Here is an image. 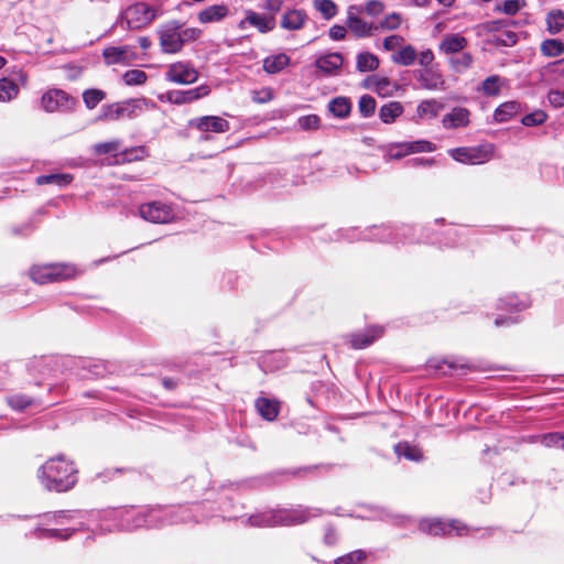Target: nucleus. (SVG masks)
Listing matches in <instances>:
<instances>
[{"label":"nucleus","mask_w":564,"mask_h":564,"mask_svg":"<svg viewBox=\"0 0 564 564\" xmlns=\"http://www.w3.org/2000/svg\"><path fill=\"white\" fill-rule=\"evenodd\" d=\"M416 228L410 225H401L399 227L391 226H372L366 229L348 228L340 229L337 235L338 240H347L349 242L358 240L390 242L394 245H404L408 242H420L422 239L415 237Z\"/></svg>","instance_id":"1"},{"label":"nucleus","mask_w":564,"mask_h":564,"mask_svg":"<svg viewBox=\"0 0 564 564\" xmlns=\"http://www.w3.org/2000/svg\"><path fill=\"white\" fill-rule=\"evenodd\" d=\"M321 514L318 509L304 508L297 506L291 509H272L261 512H257L249 517H242L241 521L243 524H248L254 528H271L276 525H297L305 523L312 518H316Z\"/></svg>","instance_id":"2"},{"label":"nucleus","mask_w":564,"mask_h":564,"mask_svg":"<svg viewBox=\"0 0 564 564\" xmlns=\"http://www.w3.org/2000/svg\"><path fill=\"white\" fill-rule=\"evenodd\" d=\"M42 485L50 491L65 492L77 482V470L64 456L48 459L39 470Z\"/></svg>","instance_id":"3"},{"label":"nucleus","mask_w":564,"mask_h":564,"mask_svg":"<svg viewBox=\"0 0 564 564\" xmlns=\"http://www.w3.org/2000/svg\"><path fill=\"white\" fill-rule=\"evenodd\" d=\"M200 505H194L192 507L186 506H172V507H151L143 508L145 516L147 528H162L170 524H176L181 522H199L200 517L198 511Z\"/></svg>","instance_id":"4"},{"label":"nucleus","mask_w":564,"mask_h":564,"mask_svg":"<svg viewBox=\"0 0 564 564\" xmlns=\"http://www.w3.org/2000/svg\"><path fill=\"white\" fill-rule=\"evenodd\" d=\"M79 516V512L76 511H58L54 513L52 518L54 519L55 524L59 525V528L45 529L37 527L35 528L33 535L39 539L66 540L75 531L80 529L83 522L75 521Z\"/></svg>","instance_id":"5"},{"label":"nucleus","mask_w":564,"mask_h":564,"mask_svg":"<svg viewBox=\"0 0 564 564\" xmlns=\"http://www.w3.org/2000/svg\"><path fill=\"white\" fill-rule=\"evenodd\" d=\"M36 367L48 368L52 366H61L75 371V375L83 379L104 376L105 368L98 362H91L86 359L75 358H41L35 360Z\"/></svg>","instance_id":"6"},{"label":"nucleus","mask_w":564,"mask_h":564,"mask_svg":"<svg viewBox=\"0 0 564 564\" xmlns=\"http://www.w3.org/2000/svg\"><path fill=\"white\" fill-rule=\"evenodd\" d=\"M30 278L37 284L64 281L76 275V268L68 263L35 264L30 268Z\"/></svg>","instance_id":"7"},{"label":"nucleus","mask_w":564,"mask_h":564,"mask_svg":"<svg viewBox=\"0 0 564 564\" xmlns=\"http://www.w3.org/2000/svg\"><path fill=\"white\" fill-rule=\"evenodd\" d=\"M154 19L155 11L151 6L137 2L120 13L117 23L127 30H139L149 25Z\"/></svg>","instance_id":"8"},{"label":"nucleus","mask_w":564,"mask_h":564,"mask_svg":"<svg viewBox=\"0 0 564 564\" xmlns=\"http://www.w3.org/2000/svg\"><path fill=\"white\" fill-rule=\"evenodd\" d=\"M142 111L141 100L129 99L124 101L104 105L98 120L116 121L123 118H134Z\"/></svg>","instance_id":"9"},{"label":"nucleus","mask_w":564,"mask_h":564,"mask_svg":"<svg viewBox=\"0 0 564 564\" xmlns=\"http://www.w3.org/2000/svg\"><path fill=\"white\" fill-rule=\"evenodd\" d=\"M422 532L430 535H466L469 533V528L457 520L442 521L440 519H422L419 523Z\"/></svg>","instance_id":"10"},{"label":"nucleus","mask_w":564,"mask_h":564,"mask_svg":"<svg viewBox=\"0 0 564 564\" xmlns=\"http://www.w3.org/2000/svg\"><path fill=\"white\" fill-rule=\"evenodd\" d=\"M449 155L457 162L464 164H482L492 156L491 145L460 147L451 149Z\"/></svg>","instance_id":"11"},{"label":"nucleus","mask_w":564,"mask_h":564,"mask_svg":"<svg viewBox=\"0 0 564 564\" xmlns=\"http://www.w3.org/2000/svg\"><path fill=\"white\" fill-rule=\"evenodd\" d=\"M139 215L153 224H167L175 218V210L171 204L154 200L140 205Z\"/></svg>","instance_id":"12"},{"label":"nucleus","mask_w":564,"mask_h":564,"mask_svg":"<svg viewBox=\"0 0 564 564\" xmlns=\"http://www.w3.org/2000/svg\"><path fill=\"white\" fill-rule=\"evenodd\" d=\"M41 105L46 112H66L75 107L76 99L62 89H51L42 96Z\"/></svg>","instance_id":"13"},{"label":"nucleus","mask_w":564,"mask_h":564,"mask_svg":"<svg viewBox=\"0 0 564 564\" xmlns=\"http://www.w3.org/2000/svg\"><path fill=\"white\" fill-rule=\"evenodd\" d=\"M209 94L210 87L204 84L198 87L186 90H169L165 94L161 95L159 99L164 102L181 106L194 102L200 98L208 96Z\"/></svg>","instance_id":"14"},{"label":"nucleus","mask_w":564,"mask_h":564,"mask_svg":"<svg viewBox=\"0 0 564 564\" xmlns=\"http://www.w3.org/2000/svg\"><path fill=\"white\" fill-rule=\"evenodd\" d=\"M189 127L204 133L199 140L208 141V132L225 133L230 129L229 122L219 116H202L189 120Z\"/></svg>","instance_id":"15"},{"label":"nucleus","mask_w":564,"mask_h":564,"mask_svg":"<svg viewBox=\"0 0 564 564\" xmlns=\"http://www.w3.org/2000/svg\"><path fill=\"white\" fill-rule=\"evenodd\" d=\"M159 34L160 45L164 53L175 54L183 48L178 21H171L164 24Z\"/></svg>","instance_id":"16"},{"label":"nucleus","mask_w":564,"mask_h":564,"mask_svg":"<svg viewBox=\"0 0 564 564\" xmlns=\"http://www.w3.org/2000/svg\"><path fill=\"white\" fill-rule=\"evenodd\" d=\"M435 150V144L426 140L408 141L391 145L388 156L392 160H399L411 153L433 152Z\"/></svg>","instance_id":"17"},{"label":"nucleus","mask_w":564,"mask_h":564,"mask_svg":"<svg viewBox=\"0 0 564 564\" xmlns=\"http://www.w3.org/2000/svg\"><path fill=\"white\" fill-rule=\"evenodd\" d=\"M115 519L118 520V528L120 530L133 531L145 525V513L143 508H128L113 513Z\"/></svg>","instance_id":"18"},{"label":"nucleus","mask_w":564,"mask_h":564,"mask_svg":"<svg viewBox=\"0 0 564 564\" xmlns=\"http://www.w3.org/2000/svg\"><path fill=\"white\" fill-rule=\"evenodd\" d=\"M165 78L171 83L188 85L198 79V72L188 63L177 62L169 66Z\"/></svg>","instance_id":"19"},{"label":"nucleus","mask_w":564,"mask_h":564,"mask_svg":"<svg viewBox=\"0 0 564 564\" xmlns=\"http://www.w3.org/2000/svg\"><path fill=\"white\" fill-rule=\"evenodd\" d=\"M361 10L362 9L359 6H349L347 9L346 24L355 36L367 37L370 36L373 30H377L378 28L375 26L373 23H368L358 17V13H360Z\"/></svg>","instance_id":"20"},{"label":"nucleus","mask_w":564,"mask_h":564,"mask_svg":"<svg viewBox=\"0 0 564 564\" xmlns=\"http://www.w3.org/2000/svg\"><path fill=\"white\" fill-rule=\"evenodd\" d=\"M275 18L265 15L253 10H247L246 17L238 23L240 30H246L248 25L256 28L260 33H268L275 28Z\"/></svg>","instance_id":"21"},{"label":"nucleus","mask_w":564,"mask_h":564,"mask_svg":"<svg viewBox=\"0 0 564 564\" xmlns=\"http://www.w3.org/2000/svg\"><path fill=\"white\" fill-rule=\"evenodd\" d=\"M310 18L304 9L289 8L284 11L280 19V26L286 31L302 30Z\"/></svg>","instance_id":"22"},{"label":"nucleus","mask_w":564,"mask_h":564,"mask_svg":"<svg viewBox=\"0 0 564 564\" xmlns=\"http://www.w3.org/2000/svg\"><path fill=\"white\" fill-rule=\"evenodd\" d=\"M107 64H129L137 58V53L128 45L109 46L102 52Z\"/></svg>","instance_id":"23"},{"label":"nucleus","mask_w":564,"mask_h":564,"mask_svg":"<svg viewBox=\"0 0 564 564\" xmlns=\"http://www.w3.org/2000/svg\"><path fill=\"white\" fill-rule=\"evenodd\" d=\"M470 122V111L464 107H454L451 112L446 113L442 119L445 129L465 128Z\"/></svg>","instance_id":"24"},{"label":"nucleus","mask_w":564,"mask_h":564,"mask_svg":"<svg viewBox=\"0 0 564 564\" xmlns=\"http://www.w3.org/2000/svg\"><path fill=\"white\" fill-rule=\"evenodd\" d=\"M383 328L380 326H371L362 332L349 335L351 347L362 349L371 345L376 339L381 337Z\"/></svg>","instance_id":"25"},{"label":"nucleus","mask_w":564,"mask_h":564,"mask_svg":"<svg viewBox=\"0 0 564 564\" xmlns=\"http://www.w3.org/2000/svg\"><path fill=\"white\" fill-rule=\"evenodd\" d=\"M416 79L422 88L426 90L444 89V79L440 72L433 68H423L416 73Z\"/></svg>","instance_id":"26"},{"label":"nucleus","mask_w":564,"mask_h":564,"mask_svg":"<svg viewBox=\"0 0 564 564\" xmlns=\"http://www.w3.org/2000/svg\"><path fill=\"white\" fill-rule=\"evenodd\" d=\"M229 14L228 6L221 4H213L204 10L199 11L197 14V19L200 23H214L223 21Z\"/></svg>","instance_id":"27"},{"label":"nucleus","mask_w":564,"mask_h":564,"mask_svg":"<svg viewBox=\"0 0 564 564\" xmlns=\"http://www.w3.org/2000/svg\"><path fill=\"white\" fill-rule=\"evenodd\" d=\"M523 111V106L518 100H510L499 105L495 112L494 119L497 122H507L518 113Z\"/></svg>","instance_id":"28"},{"label":"nucleus","mask_w":564,"mask_h":564,"mask_svg":"<svg viewBox=\"0 0 564 564\" xmlns=\"http://www.w3.org/2000/svg\"><path fill=\"white\" fill-rule=\"evenodd\" d=\"M468 44L465 36L458 33L446 34L440 43V51L445 54H455L463 51Z\"/></svg>","instance_id":"29"},{"label":"nucleus","mask_w":564,"mask_h":564,"mask_svg":"<svg viewBox=\"0 0 564 564\" xmlns=\"http://www.w3.org/2000/svg\"><path fill=\"white\" fill-rule=\"evenodd\" d=\"M254 404L258 413L267 421H273L279 415L280 403L276 400L259 397Z\"/></svg>","instance_id":"30"},{"label":"nucleus","mask_w":564,"mask_h":564,"mask_svg":"<svg viewBox=\"0 0 564 564\" xmlns=\"http://www.w3.org/2000/svg\"><path fill=\"white\" fill-rule=\"evenodd\" d=\"M148 156V151L144 147H133L130 149H124L120 151V153H116L113 155V161L111 164H122V163H131L134 161H141Z\"/></svg>","instance_id":"31"},{"label":"nucleus","mask_w":564,"mask_h":564,"mask_svg":"<svg viewBox=\"0 0 564 564\" xmlns=\"http://www.w3.org/2000/svg\"><path fill=\"white\" fill-rule=\"evenodd\" d=\"M291 58L285 53L273 54L263 59V70L268 74L282 72L290 65Z\"/></svg>","instance_id":"32"},{"label":"nucleus","mask_w":564,"mask_h":564,"mask_svg":"<svg viewBox=\"0 0 564 564\" xmlns=\"http://www.w3.org/2000/svg\"><path fill=\"white\" fill-rule=\"evenodd\" d=\"M343 62L344 59L341 54L329 53L318 57L315 62V65L321 72L325 74H332L341 67Z\"/></svg>","instance_id":"33"},{"label":"nucleus","mask_w":564,"mask_h":564,"mask_svg":"<svg viewBox=\"0 0 564 564\" xmlns=\"http://www.w3.org/2000/svg\"><path fill=\"white\" fill-rule=\"evenodd\" d=\"M404 111L400 101H390L379 109V118L383 123L390 124L397 120Z\"/></svg>","instance_id":"34"},{"label":"nucleus","mask_w":564,"mask_h":564,"mask_svg":"<svg viewBox=\"0 0 564 564\" xmlns=\"http://www.w3.org/2000/svg\"><path fill=\"white\" fill-rule=\"evenodd\" d=\"M73 181V175L69 173H53L44 174L36 177L37 185H55L57 187H66Z\"/></svg>","instance_id":"35"},{"label":"nucleus","mask_w":564,"mask_h":564,"mask_svg":"<svg viewBox=\"0 0 564 564\" xmlns=\"http://www.w3.org/2000/svg\"><path fill=\"white\" fill-rule=\"evenodd\" d=\"M394 452L399 457H404L408 460L420 462L423 459V453L416 445L409 442H400L394 446Z\"/></svg>","instance_id":"36"},{"label":"nucleus","mask_w":564,"mask_h":564,"mask_svg":"<svg viewBox=\"0 0 564 564\" xmlns=\"http://www.w3.org/2000/svg\"><path fill=\"white\" fill-rule=\"evenodd\" d=\"M442 108V104L435 99L423 100L416 108V117L420 120L436 118Z\"/></svg>","instance_id":"37"},{"label":"nucleus","mask_w":564,"mask_h":564,"mask_svg":"<svg viewBox=\"0 0 564 564\" xmlns=\"http://www.w3.org/2000/svg\"><path fill=\"white\" fill-rule=\"evenodd\" d=\"M508 80L499 75L488 76L482 83L480 90L486 96H498Z\"/></svg>","instance_id":"38"},{"label":"nucleus","mask_w":564,"mask_h":564,"mask_svg":"<svg viewBox=\"0 0 564 564\" xmlns=\"http://www.w3.org/2000/svg\"><path fill=\"white\" fill-rule=\"evenodd\" d=\"M313 9L326 21H330L338 14V6L333 0H313Z\"/></svg>","instance_id":"39"},{"label":"nucleus","mask_w":564,"mask_h":564,"mask_svg":"<svg viewBox=\"0 0 564 564\" xmlns=\"http://www.w3.org/2000/svg\"><path fill=\"white\" fill-rule=\"evenodd\" d=\"M529 306L528 299H519L516 294L499 300L498 308L507 312H520Z\"/></svg>","instance_id":"40"},{"label":"nucleus","mask_w":564,"mask_h":564,"mask_svg":"<svg viewBox=\"0 0 564 564\" xmlns=\"http://www.w3.org/2000/svg\"><path fill=\"white\" fill-rule=\"evenodd\" d=\"M417 58L416 50L412 45L402 46L399 51L392 54L391 59L393 63L402 66H411Z\"/></svg>","instance_id":"41"},{"label":"nucleus","mask_w":564,"mask_h":564,"mask_svg":"<svg viewBox=\"0 0 564 564\" xmlns=\"http://www.w3.org/2000/svg\"><path fill=\"white\" fill-rule=\"evenodd\" d=\"M351 104L346 97H336L328 104V110L337 118H346L350 113Z\"/></svg>","instance_id":"42"},{"label":"nucleus","mask_w":564,"mask_h":564,"mask_svg":"<svg viewBox=\"0 0 564 564\" xmlns=\"http://www.w3.org/2000/svg\"><path fill=\"white\" fill-rule=\"evenodd\" d=\"M379 66V58L369 52L359 53L357 55L356 67L360 73L372 72Z\"/></svg>","instance_id":"43"},{"label":"nucleus","mask_w":564,"mask_h":564,"mask_svg":"<svg viewBox=\"0 0 564 564\" xmlns=\"http://www.w3.org/2000/svg\"><path fill=\"white\" fill-rule=\"evenodd\" d=\"M541 53L547 57H557L564 53V43L558 39H547L541 43Z\"/></svg>","instance_id":"44"},{"label":"nucleus","mask_w":564,"mask_h":564,"mask_svg":"<svg viewBox=\"0 0 564 564\" xmlns=\"http://www.w3.org/2000/svg\"><path fill=\"white\" fill-rule=\"evenodd\" d=\"M19 94V86L9 78L0 79V101L7 102L14 99Z\"/></svg>","instance_id":"45"},{"label":"nucleus","mask_w":564,"mask_h":564,"mask_svg":"<svg viewBox=\"0 0 564 564\" xmlns=\"http://www.w3.org/2000/svg\"><path fill=\"white\" fill-rule=\"evenodd\" d=\"M547 31L550 34H557L564 29V12L552 10L546 17Z\"/></svg>","instance_id":"46"},{"label":"nucleus","mask_w":564,"mask_h":564,"mask_svg":"<svg viewBox=\"0 0 564 564\" xmlns=\"http://www.w3.org/2000/svg\"><path fill=\"white\" fill-rule=\"evenodd\" d=\"M541 444L547 448H561L564 451V433L551 432L538 436Z\"/></svg>","instance_id":"47"},{"label":"nucleus","mask_w":564,"mask_h":564,"mask_svg":"<svg viewBox=\"0 0 564 564\" xmlns=\"http://www.w3.org/2000/svg\"><path fill=\"white\" fill-rule=\"evenodd\" d=\"M120 149L121 142L117 139L93 145V151L96 155L112 154L113 156L116 153H120Z\"/></svg>","instance_id":"48"},{"label":"nucleus","mask_w":564,"mask_h":564,"mask_svg":"<svg viewBox=\"0 0 564 564\" xmlns=\"http://www.w3.org/2000/svg\"><path fill=\"white\" fill-rule=\"evenodd\" d=\"M106 98V93L101 89H87L83 93V100L88 109H94Z\"/></svg>","instance_id":"49"},{"label":"nucleus","mask_w":564,"mask_h":564,"mask_svg":"<svg viewBox=\"0 0 564 564\" xmlns=\"http://www.w3.org/2000/svg\"><path fill=\"white\" fill-rule=\"evenodd\" d=\"M367 558V554L362 550L349 552L343 556L337 557L334 564H362Z\"/></svg>","instance_id":"50"},{"label":"nucleus","mask_w":564,"mask_h":564,"mask_svg":"<svg viewBox=\"0 0 564 564\" xmlns=\"http://www.w3.org/2000/svg\"><path fill=\"white\" fill-rule=\"evenodd\" d=\"M9 405L18 411H23L28 406L36 404V400L25 394H14L8 398Z\"/></svg>","instance_id":"51"},{"label":"nucleus","mask_w":564,"mask_h":564,"mask_svg":"<svg viewBox=\"0 0 564 564\" xmlns=\"http://www.w3.org/2000/svg\"><path fill=\"white\" fill-rule=\"evenodd\" d=\"M147 73L141 69L127 70L122 76L124 84L128 86L142 85L147 82Z\"/></svg>","instance_id":"52"},{"label":"nucleus","mask_w":564,"mask_h":564,"mask_svg":"<svg viewBox=\"0 0 564 564\" xmlns=\"http://www.w3.org/2000/svg\"><path fill=\"white\" fill-rule=\"evenodd\" d=\"M547 119V115L543 110H535L531 113L525 115L521 122L525 127H536L543 124Z\"/></svg>","instance_id":"53"},{"label":"nucleus","mask_w":564,"mask_h":564,"mask_svg":"<svg viewBox=\"0 0 564 564\" xmlns=\"http://www.w3.org/2000/svg\"><path fill=\"white\" fill-rule=\"evenodd\" d=\"M524 6L523 0H506L503 3H497L495 10L508 15H514Z\"/></svg>","instance_id":"54"},{"label":"nucleus","mask_w":564,"mask_h":564,"mask_svg":"<svg viewBox=\"0 0 564 564\" xmlns=\"http://www.w3.org/2000/svg\"><path fill=\"white\" fill-rule=\"evenodd\" d=\"M358 107L361 116L365 118H369L375 113L376 100L370 95H364L359 99Z\"/></svg>","instance_id":"55"},{"label":"nucleus","mask_w":564,"mask_h":564,"mask_svg":"<svg viewBox=\"0 0 564 564\" xmlns=\"http://www.w3.org/2000/svg\"><path fill=\"white\" fill-rule=\"evenodd\" d=\"M429 365L430 368L435 369L436 371L441 372L444 376H449L453 373L454 370L457 369L456 364L447 360H431Z\"/></svg>","instance_id":"56"},{"label":"nucleus","mask_w":564,"mask_h":564,"mask_svg":"<svg viewBox=\"0 0 564 564\" xmlns=\"http://www.w3.org/2000/svg\"><path fill=\"white\" fill-rule=\"evenodd\" d=\"M180 34L184 46L186 43L198 40L202 35V31L197 28H184V25L180 22Z\"/></svg>","instance_id":"57"},{"label":"nucleus","mask_w":564,"mask_h":564,"mask_svg":"<svg viewBox=\"0 0 564 564\" xmlns=\"http://www.w3.org/2000/svg\"><path fill=\"white\" fill-rule=\"evenodd\" d=\"M547 101L554 108L564 107V86L550 89L547 93Z\"/></svg>","instance_id":"58"},{"label":"nucleus","mask_w":564,"mask_h":564,"mask_svg":"<svg viewBox=\"0 0 564 564\" xmlns=\"http://www.w3.org/2000/svg\"><path fill=\"white\" fill-rule=\"evenodd\" d=\"M297 124L302 130H315L318 128L319 118L316 115L300 117Z\"/></svg>","instance_id":"59"},{"label":"nucleus","mask_w":564,"mask_h":564,"mask_svg":"<svg viewBox=\"0 0 564 564\" xmlns=\"http://www.w3.org/2000/svg\"><path fill=\"white\" fill-rule=\"evenodd\" d=\"M402 18L399 13L388 14L381 22L380 28L384 30H397L401 24Z\"/></svg>","instance_id":"60"},{"label":"nucleus","mask_w":564,"mask_h":564,"mask_svg":"<svg viewBox=\"0 0 564 564\" xmlns=\"http://www.w3.org/2000/svg\"><path fill=\"white\" fill-rule=\"evenodd\" d=\"M404 44V37L398 34H392L383 40V48L386 51H393L398 47H402Z\"/></svg>","instance_id":"61"},{"label":"nucleus","mask_w":564,"mask_h":564,"mask_svg":"<svg viewBox=\"0 0 564 564\" xmlns=\"http://www.w3.org/2000/svg\"><path fill=\"white\" fill-rule=\"evenodd\" d=\"M451 62L455 69L460 72L470 67L473 63V56L469 53H463L462 56L453 58Z\"/></svg>","instance_id":"62"},{"label":"nucleus","mask_w":564,"mask_h":564,"mask_svg":"<svg viewBox=\"0 0 564 564\" xmlns=\"http://www.w3.org/2000/svg\"><path fill=\"white\" fill-rule=\"evenodd\" d=\"M383 9H384L383 3L378 0H370L365 4V11L369 15H373V17L383 12Z\"/></svg>","instance_id":"63"},{"label":"nucleus","mask_w":564,"mask_h":564,"mask_svg":"<svg viewBox=\"0 0 564 564\" xmlns=\"http://www.w3.org/2000/svg\"><path fill=\"white\" fill-rule=\"evenodd\" d=\"M328 35L334 41L344 40L347 35V28L344 25L335 24L329 29Z\"/></svg>","instance_id":"64"}]
</instances>
